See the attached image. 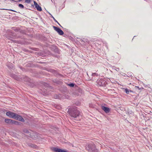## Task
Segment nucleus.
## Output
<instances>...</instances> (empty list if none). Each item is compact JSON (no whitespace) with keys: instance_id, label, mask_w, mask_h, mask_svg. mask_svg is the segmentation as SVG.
<instances>
[{"instance_id":"obj_27","label":"nucleus","mask_w":152,"mask_h":152,"mask_svg":"<svg viewBox=\"0 0 152 152\" xmlns=\"http://www.w3.org/2000/svg\"><path fill=\"white\" fill-rule=\"evenodd\" d=\"M129 92H132L133 91L131 90H129Z\"/></svg>"},{"instance_id":"obj_17","label":"nucleus","mask_w":152,"mask_h":152,"mask_svg":"<svg viewBox=\"0 0 152 152\" xmlns=\"http://www.w3.org/2000/svg\"><path fill=\"white\" fill-rule=\"evenodd\" d=\"M18 6L19 7L21 8V9H23L24 8V6L21 4H18Z\"/></svg>"},{"instance_id":"obj_3","label":"nucleus","mask_w":152,"mask_h":152,"mask_svg":"<svg viewBox=\"0 0 152 152\" xmlns=\"http://www.w3.org/2000/svg\"><path fill=\"white\" fill-rule=\"evenodd\" d=\"M97 82L98 85L100 86H104L106 84L105 81L103 79L98 80Z\"/></svg>"},{"instance_id":"obj_28","label":"nucleus","mask_w":152,"mask_h":152,"mask_svg":"<svg viewBox=\"0 0 152 152\" xmlns=\"http://www.w3.org/2000/svg\"><path fill=\"white\" fill-rule=\"evenodd\" d=\"M23 0H18V1H16V2L17 1H18V2H20L21 1H22Z\"/></svg>"},{"instance_id":"obj_32","label":"nucleus","mask_w":152,"mask_h":152,"mask_svg":"<svg viewBox=\"0 0 152 152\" xmlns=\"http://www.w3.org/2000/svg\"><path fill=\"white\" fill-rule=\"evenodd\" d=\"M11 10V11H14V10Z\"/></svg>"},{"instance_id":"obj_19","label":"nucleus","mask_w":152,"mask_h":152,"mask_svg":"<svg viewBox=\"0 0 152 152\" xmlns=\"http://www.w3.org/2000/svg\"><path fill=\"white\" fill-rule=\"evenodd\" d=\"M68 85L71 87H73L75 85V84L74 83H71L68 84Z\"/></svg>"},{"instance_id":"obj_22","label":"nucleus","mask_w":152,"mask_h":152,"mask_svg":"<svg viewBox=\"0 0 152 152\" xmlns=\"http://www.w3.org/2000/svg\"><path fill=\"white\" fill-rule=\"evenodd\" d=\"M98 75L96 73H92V76H98Z\"/></svg>"},{"instance_id":"obj_4","label":"nucleus","mask_w":152,"mask_h":152,"mask_svg":"<svg viewBox=\"0 0 152 152\" xmlns=\"http://www.w3.org/2000/svg\"><path fill=\"white\" fill-rule=\"evenodd\" d=\"M53 28L56 31L59 35H62L64 34V33L63 31L59 28L55 26H53Z\"/></svg>"},{"instance_id":"obj_23","label":"nucleus","mask_w":152,"mask_h":152,"mask_svg":"<svg viewBox=\"0 0 152 152\" xmlns=\"http://www.w3.org/2000/svg\"><path fill=\"white\" fill-rule=\"evenodd\" d=\"M31 0H25V2L26 3H29L30 2Z\"/></svg>"},{"instance_id":"obj_1","label":"nucleus","mask_w":152,"mask_h":152,"mask_svg":"<svg viewBox=\"0 0 152 152\" xmlns=\"http://www.w3.org/2000/svg\"><path fill=\"white\" fill-rule=\"evenodd\" d=\"M69 112L70 115L75 118H77L80 116H81V113L76 107L70 108L69 110Z\"/></svg>"},{"instance_id":"obj_25","label":"nucleus","mask_w":152,"mask_h":152,"mask_svg":"<svg viewBox=\"0 0 152 152\" xmlns=\"http://www.w3.org/2000/svg\"><path fill=\"white\" fill-rule=\"evenodd\" d=\"M44 85L47 87L48 86V84L45 83H44Z\"/></svg>"},{"instance_id":"obj_8","label":"nucleus","mask_w":152,"mask_h":152,"mask_svg":"<svg viewBox=\"0 0 152 152\" xmlns=\"http://www.w3.org/2000/svg\"><path fill=\"white\" fill-rule=\"evenodd\" d=\"M15 113L11 112H7L6 113V115L10 118H14L15 116Z\"/></svg>"},{"instance_id":"obj_31","label":"nucleus","mask_w":152,"mask_h":152,"mask_svg":"<svg viewBox=\"0 0 152 152\" xmlns=\"http://www.w3.org/2000/svg\"><path fill=\"white\" fill-rule=\"evenodd\" d=\"M95 151H96V152H97V151H97V150H96Z\"/></svg>"},{"instance_id":"obj_26","label":"nucleus","mask_w":152,"mask_h":152,"mask_svg":"<svg viewBox=\"0 0 152 152\" xmlns=\"http://www.w3.org/2000/svg\"><path fill=\"white\" fill-rule=\"evenodd\" d=\"M124 76H127V75L126 74L124 73V75H123Z\"/></svg>"},{"instance_id":"obj_24","label":"nucleus","mask_w":152,"mask_h":152,"mask_svg":"<svg viewBox=\"0 0 152 152\" xmlns=\"http://www.w3.org/2000/svg\"><path fill=\"white\" fill-rule=\"evenodd\" d=\"M91 145H88V147L89 148V149H88V150H89L90 149H92L91 148Z\"/></svg>"},{"instance_id":"obj_6","label":"nucleus","mask_w":152,"mask_h":152,"mask_svg":"<svg viewBox=\"0 0 152 152\" xmlns=\"http://www.w3.org/2000/svg\"><path fill=\"white\" fill-rule=\"evenodd\" d=\"M53 149L55 152H68L66 150L62 149L56 147L53 148Z\"/></svg>"},{"instance_id":"obj_33","label":"nucleus","mask_w":152,"mask_h":152,"mask_svg":"<svg viewBox=\"0 0 152 152\" xmlns=\"http://www.w3.org/2000/svg\"><path fill=\"white\" fill-rule=\"evenodd\" d=\"M56 98H58V97H56Z\"/></svg>"},{"instance_id":"obj_7","label":"nucleus","mask_w":152,"mask_h":152,"mask_svg":"<svg viewBox=\"0 0 152 152\" xmlns=\"http://www.w3.org/2000/svg\"><path fill=\"white\" fill-rule=\"evenodd\" d=\"M9 32V35H11L10 37H9L8 36H7V38L8 39H10L11 40H12V38H15L16 37L15 36V34L14 33H13L12 31L10 30H9V31H8Z\"/></svg>"},{"instance_id":"obj_30","label":"nucleus","mask_w":152,"mask_h":152,"mask_svg":"<svg viewBox=\"0 0 152 152\" xmlns=\"http://www.w3.org/2000/svg\"><path fill=\"white\" fill-rule=\"evenodd\" d=\"M103 44H104L105 45H106V44H107V43L106 42H104V43H103Z\"/></svg>"},{"instance_id":"obj_29","label":"nucleus","mask_w":152,"mask_h":152,"mask_svg":"<svg viewBox=\"0 0 152 152\" xmlns=\"http://www.w3.org/2000/svg\"><path fill=\"white\" fill-rule=\"evenodd\" d=\"M136 87L138 89H140V88L138 86H136Z\"/></svg>"},{"instance_id":"obj_10","label":"nucleus","mask_w":152,"mask_h":152,"mask_svg":"<svg viewBox=\"0 0 152 152\" xmlns=\"http://www.w3.org/2000/svg\"><path fill=\"white\" fill-rule=\"evenodd\" d=\"M102 109L106 113H108L110 110V109L109 108L104 106L102 107Z\"/></svg>"},{"instance_id":"obj_12","label":"nucleus","mask_w":152,"mask_h":152,"mask_svg":"<svg viewBox=\"0 0 152 152\" xmlns=\"http://www.w3.org/2000/svg\"><path fill=\"white\" fill-rule=\"evenodd\" d=\"M4 121L5 122L9 124L12 123V120L10 119H5Z\"/></svg>"},{"instance_id":"obj_9","label":"nucleus","mask_w":152,"mask_h":152,"mask_svg":"<svg viewBox=\"0 0 152 152\" xmlns=\"http://www.w3.org/2000/svg\"><path fill=\"white\" fill-rule=\"evenodd\" d=\"M34 3L35 7L37 8V10L40 11L42 10L41 7L35 1H34Z\"/></svg>"},{"instance_id":"obj_20","label":"nucleus","mask_w":152,"mask_h":152,"mask_svg":"<svg viewBox=\"0 0 152 152\" xmlns=\"http://www.w3.org/2000/svg\"><path fill=\"white\" fill-rule=\"evenodd\" d=\"M124 91L127 94H128L129 93V90L127 88L125 89Z\"/></svg>"},{"instance_id":"obj_34","label":"nucleus","mask_w":152,"mask_h":152,"mask_svg":"<svg viewBox=\"0 0 152 152\" xmlns=\"http://www.w3.org/2000/svg\"><path fill=\"white\" fill-rule=\"evenodd\" d=\"M79 91H82V90H80Z\"/></svg>"},{"instance_id":"obj_14","label":"nucleus","mask_w":152,"mask_h":152,"mask_svg":"<svg viewBox=\"0 0 152 152\" xmlns=\"http://www.w3.org/2000/svg\"><path fill=\"white\" fill-rule=\"evenodd\" d=\"M23 132L26 133L27 134L26 135V136H28V135H29V134L30 133V131H29L27 129H24L23 130Z\"/></svg>"},{"instance_id":"obj_16","label":"nucleus","mask_w":152,"mask_h":152,"mask_svg":"<svg viewBox=\"0 0 152 152\" xmlns=\"http://www.w3.org/2000/svg\"><path fill=\"white\" fill-rule=\"evenodd\" d=\"M18 122L17 121L12 120V122L11 124H12L17 125L18 124Z\"/></svg>"},{"instance_id":"obj_11","label":"nucleus","mask_w":152,"mask_h":152,"mask_svg":"<svg viewBox=\"0 0 152 152\" xmlns=\"http://www.w3.org/2000/svg\"><path fill=\"white\" fill-rule=\"evenodd\" d=\"M50 72L53 73L54 74V75L56 76H57L59 75V74L57 72V71L55 70L51 69L50 70Z\"/></svg>"},{"instance_id":"obj_35","label":"nucleus","mask_w":152,"mask_h":152,"mask_svg":"<svg viewBox=\"0 0 152 152\" xmlns=\"http://www.w3.org/2000/svg\"><path fill=\"white\" fill-rule=\"evenodd\" d=\"M51 1L53 2V1L52 0H51Z\"/></svg>"},{"instance_id":"obj_15","label":"nucleus","mask_w":152,"mask_h":152,"mask_svg":"<svg viewBox=\"0 0 152 152\" xmlns=\"http://www.w3.org/2000/svg\"><path fill=\"white\" fill-rule=\"evenodd\" d=\"M12 29L13 30L16 32L20 30V29L18 28L17 27H13L12 28Z\"/></svg>"},{"instance_id":"obj_5","label":"nucleus","mask_w":152,"mask_h":152,"mask_svg":"<svg viewBox=\"0 0 152 152\" xmlns=\"http://www.w3.org/2000/svg\"><path fill=\"white\" fill-rule=\"evenodd\" d=\"M14 118L16 120H19L22 122L24 121V119L22 117V116L18 115L17 114L15 113V116Z\"/></svg>"},{"instance_id":"obj_18","label":"nucleus","mask_w":152,"mask_h":152,"mask_svg":"<svg viewBox=\"0 0 152 152\" xmlns=\"http://www.w3.org/2000/svg\"><path fill=\"white\" fill-rule=\"evenodd\" d=\"M52 17L53 18L54 21L56 23H57L61 27L60 24L58 23V22L55 19V18L52 16L51 15Z\"/></svg>"},{"instance_id":"obj_13","label":"nucleus","mask_w":152,"mask_h":152,"mask_svg":"<svg viewBox=\"0 0 152 152\" xmlns=\"http://www.w3.org/2000/svg\"><path fill=\"white\" fill-rule=\"evenodd\" d=\"M53 81L54 83L58 84H60L61 83V82L60 81L57 80L56 79H54L53 80Z\"/></svg>"},{"instance_id":"obj_21","label":"nucleus","mask_w":152,"mask_h":152,"mask_svg":"<svg viewBox=\"0 0 152 152\" xmlns=\"http://www.w3.org/2000/svg\"><path fill=\"white\" fill-rule=\"evenodd\" d=\"M132 73L131 72H128V75H127V76L128 77H132Z\"/></svg>"},{"instance_id":"obj_2","label":"nucleus","mask_w":152,"mask_h":152,"mask_svg":"<svg viewBox=\"0 0 152 152\" xmlns=\"http://www.w3.org/2000/svg\"><path fill=\"white\" fill-rule=\"evenodd\" d=\"M38 134L37 132L30 130L29 134L28 135V136L30 137L33 139H36L38 138Z\"/></svg>"}]
</instances>
